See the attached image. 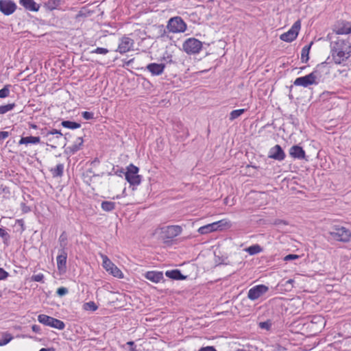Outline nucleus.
Listing matches in <instances>:
<instances>
[{
	"mask_svg": "<svg viewBox=\"0 0 351 351\" xmlns=\"http://www.w3.org/2000/svg\"><path fill=\"white\" fill-rule=\"evenodd\" d=\"M83 144V139L82 137H78L74 144L70 147L71 152L72 153H75L78 150L80 149L81 146Z\"/></svg>",
	"mask_w": 351,
	"mask_h": 351,
	"instance_id": "28",
	"label": "nucleus"
},
{
	"mask_svg": "<svg viewBox=\"0 0 351 351\" xmlns=\"http://www.w3.org/2000/svg\"><path fill=\"white\" fill-rule=\"evenodd\" d=\"M327 38L330 40V56L337 64L346 61L351 56V43L348 39L328 34Z\"/></svg>",
	"mask_w": 351,
	"mask_h": 351,
	"instance_id": "1",
	"label": "nucleus"
},
{
	"mask_svg": "<svg viewBox=\"0 0 351 351\" xmlns=\"http://www.w3.org/2000/svg\"><path fill=\"white\" fill-rule=\"evenodd\" d=\"M209 226L212 230V232L217 231V230H219V228L218 226V223H217V221L212 223H209Z\"/></svg>",
	"mask_w": 351,
	"mask_h": 351,
	"instance_id": "49",
	"label": "nucleus"
},
{
	"mask_svg": "<svg viewBox=\"0 0 351 351\" xmlns=\"http://www.w3.org/2000/svg\"><path fill=\"white\" fill-rule=\"evenodd\" d=\"M165 67V64L162 63H151L146 68L153 75H159L163 73Z\"/></svg>",
	"mask_w": 351,
	"mask_h": 351,
	"instance_id": "19",
	"label": "nucleus"
},
{
	"mask_svg": "<svg viewBox=\"0 0 351 351\" xmlns=\"http://www.w3.org/2000/svg\"><path fill=\"white\" fill-rule=\"evenodd\" d=\"M334 32L336 35L348 34L351 33V23L341 21L339 22L335 27Z\"/></svg>",
	"mask_w": 351,
	"mask_h": 351,
	"instance_id": "15",
	"label": "nucleus"
},
{
	"mask_svg": "<svg viewBox=\"0 0 351 351\" xmlns=\"http://www.w3.org/2000/svg\"><path fill=\"white\" fill-rule=\"evenodd\" d=\"M86 306H88L89 308L92 311H96L97 309V305L94 302H89L85 304Z\"/></svg>",
	"mask_w": 351,
	"mask_h": 351,
	"instance_id": "46",
	"label": "nucleus"
},
{
	"mask_svg": "<svg viewBox=\"0 0 351 351\" xmlns=\"http://www.w3.org/2000/svg\"><path fill=\"white\" fill-rule=\"evenodd\" d=\"M101 258L102 265L107 271L114 277L123 278L122 271L106 255H101Z\"/></svg>",
	"mask_w": 351,
	"mask_h": 351,
	"instance_id": "9",
	"label": "nucleus"
},
{
	"mask_svg": "<svg viewBox=\"0 0 351 351\" xmlns=\"http://www.w3.org/2000/svg\"><path fill=\"white\" fill-rule=\"evenodd\" d=\"M32 329L35 332H39V331H40V326H38V325H33L32 326Z\"/></svg>",
	"mask_w": 351,
	"mask_h": 351,
	"instance_id": "52",
	"label": "nucleus"
},
{
	"mask_svg": "<svg viewBox=\"0 0 351 351\" xmlns=\"http://www.w3.org/2000/svg\"><path fill=\"white\" fill-rule=\"evenodd\" d=\"M10 85L5 86L3 88L0 90V98H5L10 94L9 90Z\"/></svg>",
	"mask_w": 351,
	"mask_h": 351,
	"instance_id": "35",
	"label": "nucleus"
},
{
	"mask_svg": "<svg viewBox=\"0 0 351 351\" xmlns=\"http://www.w3.org/2000/svg\"><path fill=\"white\" fill-rule=\"evenodd\" d=\"M245 109L234 110L230 113L229 119L232 121L245 112Z\"/></svg>",
	"mask_w": 351,
	"mask_h": 351,
	"instance_id": "29",
	"label": "nucleus"
},
{
	"mask_svg": "<svg viewBox=\"0 0 351 351\" xmlns=\"http://www.w3.org/2000/svg\"><path fill=\"white\" fill-rule=\"evenodd\" d=\"M198 351H217L213 346L202 347Z\"/></svg>",
	"mask_w": 351,
	"mask_h": 351,
	"instance_id": "47",
	"label": "nucleus"
},
{
	"mask_svg": "<svg viewBox=\"0 0 351 351\" xmlns=\"http://www.w3.org/2000/svg\"><path fill=\"white\" fill-rule=\"evenodd\" d=\"M38 321L45 326L58 330H63L65 328V324L62 321L44 314L38 316Z\"/></svg>",
	"mask_w": 351,
	"mask_h": 351,
	"instance_id": "6",
	"label": "nucleus"
},
{
	"mask_svg": "<svg viewBox=\"0 0 351 351\" xmlns=\"http://www.w3.org/2000/svg\"><path fill=\"white\" fill-rule=\"evenodd\" d=\"M108 49L106 48L103 47H97L95 49L90 51L91 53H97V54H102L106 55L108 53Z\"/></svg>",
	"mask_w": 351,
	"mask_h": 351,
	"instance_id": "37",
	"label": "nucleus"
},
{
	"mask_svg": "<svg viewBox=\"0 0 351 351\" xmlns=\"http://www.w3.org/2000/svg\"><path fill=\"white\" fill-rule=\"evenodd\" d=\"M61 125L66 128L69 129H77L80 128L81 125L78 123L71 121H63Z\"/></svg>",
	"mask_w": 351,
	"mask_h": 351,
	"instance_id": "27",
	"label": "nucleus"
},
{
	"mask_svg": "<svg viewBox=\"0 0 351 351\" xmlns=\"http://www.w3.org/2000/svg\"><path fill=\"white\" fill-rule=\"evenodd\" d=\"M48 132L46 128L45 129H42L41 130V134L43 135L44 137H46L47 138V136H46V132Z\"/></svg>",
	"mask_w": 351,
	"mask_h": 351,
	"instance_id": "58",
	"label": "nucleus"
},
{
	"mask_svg": "<svg viewBox=\"0 0 351 351\" xmlns=\"http://www.w3.org/2000/svg\"><path fill=\"white\" fill-rule=\"evenodd\" d=\"M82 117L86 120H90L93 118L94 114L91 112L84 111L82 114Z\"/></svg>",
	"mask_w": 351,
	"mask_h": 351,
	"instance_id": "42",
	"label": "nucleus"
},
{
	"mask_svg": "<svg viewBox=\"0 0 351 351\" xmlns=\"http://www.w3.org/2000/svg\"><path fill=\"white\" fill-rule=\"evenodd\" d=\"M269 291V287L265 285H256L248 291L247 298L250 300H256L265 295Z\"/></svg>",
	"mask_w": 351,
	"mask_h": 351,
	"instance_id": "10",
	"label": "nucleus"
},
{
	"mask_svg": "<svg viewBox=\"0 0 351 351\" xmlns=\"http://www.w3.org/2000/svg\"><path fill=\"white\" fill-rule=\"evenodd\" d=\"M17 8L16 4L12 0H0V11L5 16L13 14Z\"/></svg>",
	"mask_w": 351,
	"mask_h": 351,
	"instance_id": "11",
	"label": "nucleus"
},
{
	"mask_svg": "<svg viewBox=\"0 0 351 351\" xmlns=\"http://www.w3.org/2000/svg\"><path fill=\"white\" fill-rule=\"evenodd\" d=\"M315 319H320L322 321L323 320V318L319 317H319H315Z\"/></svg>",
	"mask_w": 351,
	"mask_h": 351,
	"instance_id": "62",
	"label": "nucleus"
},
{
	"mask_svg": "<svg viewBox=\"0 0 351 351\" xmlns=\"http://www.w3.org/2000/svg\"><path fill=\"white\" fill-rule=\"evenodd\" d=\"M262 247L259 245L256 244L248 247L247 248L245 249V251L248 252L249 254L250 255H254L260 253L262 251Z\"/></svg>",
	"mask_w": 351,
	"mask_h": 351,
	"instance_id": "26",
	"label": "nucleus"
},
{
	"mask_svg": "<svg viewBox=\"0 0 351 351\" xmlns=\"http://www.w3.org/2000/svg\"><path fill=\"white\" fill-rule=\"evenodd\" d=\"M258 326L261 329L269 330L271 326V323L269 320H267L266 322H260Z\"/></svg>",
	"mask_w": 351,
	"mask_h": 351,
	"instance_id": "38",
	"label": "nucleus"
},
{
	"mask_svg": "<svg viewBox=\"0 0 351 351\" xmlns=\"http://www.w3.org/2000/svg\"><path fill=\"white\" fill-rule=\"evenodd\" d=\"M93 162V163H97V162L98 163V162H99V160H95Z\"/></svg>",
	"mask_w": 351,
	"mask_h": 351,
	"instance_id": "63",
	"label": "nucleus"
},
{
	"mask_svg": "<svg viewBox=\"0 0 351 351\" xmlns=\"http://www.w3.org/2000/svg\"><path fill=\"white\" fill-rule=\"evenodd\" d=\"M64 166L63 164H58L55 167L51 168L50 171L53 178H60L63 175Z\"/></svg>",
	"mask_w": 351,
	"mask_h": 351,
	"instance_id": "23",
	"label": "nucleus"
},
{
	"mask_svg": "<svg viewBox=\"0 0 351 351\" xmlns=\"http://www.w3.org/2000/svg\"><path fill=\"white\" fill-rule=\"evenodd\" d=\"M113 170L114 171V174L118 175L119 176H122V174H124L125 176V170L123 168L117 169L115 170L114 168H113Z\"/></svg>",
	"mask_w": 351,
	"mask_h": 351,
	"instance_id": "48",
	"label": "nucleus"
},
{
	"mask_svg": "<svg viewBox=\"0 0 351 351\" xmlns=\"http://www.w3.org/2000/svg\"><path fill=\"white\" fill-rule=\"evenodd\" d=\"M43 278H44V276L42 274L34 275L32 277V280L34 282H43Z\"/></svg>",
	"mask_w": 351,
	"mask_h": 351,
	"instance_id": "43",
	"label": "nucleus"
},
{
	"mask_svg": "<svg viewBox=\"0 0 351 351\" xmlns=\"http://www.w3.org/2000/svg\"><path fill=\"white\" fill-rule=\"evenodd\" d=\"M62 0H49L47 3V8L52 10L60 5Z\"/></svg>",
	"mask_w": 351,
	"mask_h": 351,
	"instance_id": "30",
	"label": "nucleus"
},
{
	"mask_svg": "<svg viewBox=\"0 0 351 351\" xmlns=\"http://www.w3.org/2000/svg\"><path fill=\"white\" fill-rule=\"evenodd\" d=\"M145 277L154 283H158L163 279V273L162 271H149L145 274Z\"/></svg>",
	"mask_w": 351,
	"mask_h": 351,
	"instance_id": "20",
	"label": "nucleus"
},
{
	"mask_svg": "<svg viewBox=\"0 0 351 351\" xmlns=\"http://www.w3.org/2000/svg\"><path fill=\"white\" fill-rule=\"evenodd\" d=\"M56 135V138H60L62 137V134L61 133L60 130H58L56 129H52L51 130H49L46 132L47 137H49L51 136Z\"/></svg>",
	"mask_w": 351,
	"mask_h": 351,
	"instance_id": "33",
	"label": "nucleus"
},
{
	"mask_svg": "<svg viewBox=\"0 0 351 351\" xmlns=\"http://www.w3.org/2000/svg\"><path fill=\"white\" fill-rule=\"evenodd\" d=\"M285 153L279 145L271 147L269 152V158L282 161L285 158Z\"/></svg>",
	"mask_w": 351,
	"mask_h": 351,
	"instance_id": "14",
	"label": "nucleus"
},
{
	"mask_svg": "<svg viewBox=\"0 0 351 351\" xmlns=\"http://www.w3.org/2000/svg\"><path fill=\"white\" fill-rule=\"evenodd\" d=\"M67 259V253L64 249L59 250V254L57 256V267L60 271H65Z\"/></svg>",
	"mask_w": 351,
	"mask_h": 351,
	"instance_id": "16",
	"label": "nucleus"
},
{
	"mask_svg": "<svg viewBox=\"0 0 351 351\" xmlns=\"http://www.w3.org/2000/svg\"><path fill=\"white\" fill-rule=\"evenodd\" d=\"M289 154L293 158L304 159L305 158V152L302 147L299 145H293L289 149Z\"/></svg>",
	"mask_w": 351,
	"mask_h": 351,
	"instance_id": "18",
	"label": "nucleus"
},
{
	"mask_svg": "<svg viewBox=\"0 0 351 351\" xmlns=\"http://www.w3.org/2000/svg\"><path fill=\"white\" fill-rule=\"evenodd\" d=\"M19 223H21V226H23V221L21 220H19Z\"/></svg>",
	"mask_w": 351,
	"mask_h": 351,
	"instance_id": "64",
	"label": "nucleus"
},
{
	"mask_svg": "<svg viewBox=\"0 0 351 351\" xmlns=\"http://www.w3.org/2000/svg\"><path fill=\"white\" fill-rule=\"evenodd\" d=\"M313 45V42H311L309 45H305L301 52V60L302 62H307L309 59V52L311 47Z\"/></svg>",
	"mask_w": 351,
	"mask_h": 351,
	"instance_id": "24",
	"label": "nucleus"
},
{
	"mask_svg": "<svg viewBox=\"0 0 351 351\" xmlns=\"http://www.w3.org/2000/svg\"><path fill=\"white\" fill-rule=\"evenodd\" d=\"M130 351H138L136 345L130 348Z\"/></svg>",
	"mask_w": 351,
	"mask_h": 351,
	"instance_id": "60",
	"label": "nucleus"
},
{
	"mask_svg": "<svg viewBox=\"0 0 351 351\" xmlns=\"http://www.w3.org/2000/svg\"><path fill=\"white\" fill-rule=\"evenodd\" d=\"M12 339V337L10 335H6V337L3 339L0 340V346L8 344Z\"/></svg>",
	"mask_w": 351,
	"mask_h": 351,
	"instance_id": "39",
	"label": "nucleus"
},
{
	"mask_svg": "<svg viewBox=\"0 0 351 351\" xmlns=\"http://www.w3.org/2000/svg\"><path fill=\"white\" fill-rule=\"evenodd\" d=\"M7 236H8L7 232L4 229L0 228V237L5 238Z\"/></svg>",
	"mask_w": 351,
	"mask_h": 351,
	"instance_id": "51",
	"label": "nucleus"
},
{
	"mask_svg": "<svg viewBox=\"0 0 351 351\" xmlns=\"http://www.w3.org/2000/svg\"><path fill=\"white\" fill-rule=\"evenodd\" d=\"M116 203L110 201H104L101 204V208L103 210L110 212L115 209Z\"/></svg>",
	"mask_w": 351,
	"mask_h": 351,
	"instance_id": "25",
	"label": "nucleus"
},
{
	"mask_svg": "<svg viewBox=\"0 0 351 351\" xmlns=\"http://www.w3.org/2000/svg\"><path fill=\"white\" fill-rule=\"evenodd\" d=\"M68 289L66 288V287H60L57 289V294L59 295V296H63L64 295H66V293H68Z\"/></svg>",
	"mask_w": 351,
	"mask_h": 351,
	"instance_id": "41",
	"label": "nucleus"
},
{
	"mask_svg": "<svg viewBox=\"0 0 351 351\" xmlns=\"http://www.w3.org/2000/svg\"><path fill=\"white\" fill-rule=\"evenodd\" d=\"M19 4L30 12H38L40 9V5L34 0H19Z\"/></svg>",
	"mask_w": 351,
	"mask_h": 351,
	"instance_id": "17",
	"label": "nucleus"
},
{
	"mask_svg": "<svg viewBox=\"0 0 351 351\" xmlns=\"http://www.w3.org/2000/svg\"><path fill=\"white\" fill-rule=\"evenodd\" d=\"M186 24L180 16L171 18L167 23V29L171 33H182L186 29Z\"/></svg>",
	"mask_w": 351,
	"mask_h": 351,
	"instance_id": "5",
	"label": "nucleus"
},
{
	"mask_svg": "<svg viewBox=\"0 0 351 351\" xmlns=\"http://www.w3.org/2000/svg\"><path fill=\"white\" fill-rule=\"evenodd\" d=\"M138 168L132 164L127 167L125 179L131 185H138L141 183V178L138 175Z\"/></svg>",
	"mask_w": 351,
	"mask_h": 351,
	"instance_id": "7",
	"label": "nucleus"
},
{
	"mask_svg": "<svg viewBox=\"0 0 351 351\" xmlns=\"http://www.w3.org/2000/svg\"><path fill=\"white\" fill-rule=\"evenodd\" d=\"M126 345H127V346H130V347H132V346H135L134 342V341H130L127 342V343H126Z\"/></svg>",
	"mask_w": 351,
	"mask_h": 351,
	"instance_id": "56",
	"label": "nucleus"
},
{
	"mask_svg": "<svg viewBox=\"0 0 351 351\" xmlns=\"http://www.w3.org/2000/svg\"><path fill=\"white\" fill-rule=\"evenodd\" d=\"M134 44V42L132 38L125 36H123L120 39V43L116 51L120 53H127L132 49Z\"/></svg>",
	"mask_w": 351,
	"mask_h": 351,
	"instance_id": "12",
	"label": "nucleus"
},
{
	"mask_svg": "<svg viewBox=\"0 0 351 351\" xmlns=\"http://www.w3.org/2000/svg\"><path fill=\"white\" fill-rule=\"evenodd\" d=\"M29 128L32 129H37L38 126L34 123H29Z\"/></svg>",
	"mask_w": 351,
	"mask_h": 351,
	"instance_id": "59",
	"label": "nucleus"
},
{
	"mask_svg": "<svg viewBox=\"0 0 351 351\" xmlns=\"http://www.w3.org/2000/svg\"><path fill=\"white\" fill-rule=\"evenodd\" d=\"M59 242L61 249H64L67 245V237L65 232H63L59 237Z\"/></svg>",
	"mask_w": 351,
	"mask_h": 351,
	"instance_id": "32",
	"label": "nucleus"
},
{
	"mask_svg": "<svg viewBox=\"0 0 351 351\" xmlns=\"http://www.w3.org/2000/svg\"><path fill=\"white\" fill-rule=\"evenodd\" d=\"M318 77L319 72L315 70L305 76L296 78L293 84L295 86H302L304 88H306L310 85H317L319 83Z\"/></svg>",
	"mask_w": 351,
	"mask_h": 351,
	"instance_id": "3",
	"label": "nucleus"
},
{
	"mask_svg": "<svg viewBox=\"0 0 351 351\" xmlns=\"http://www.w3.org/2000/svg\"><path fill=\"white\" fill-rule=\"evenodd\" d=\"M293 282H294V280L293 279H289L286 281L285 285H287L288 284H290L292 285Z\"/></svg>",
	"mask_w": 351,
	"mask_h": 351,
	"instance_id": "57",
	"label": "nucleus"
},
{
	"mask_svg": "<svg viewBox=\"0 0 351 351\" xmlns=\"http://www.w3.org/2000/svg\"><path fill=\"white\" fill-rule=\"evenodd\" d=\"M47 141H50V142H53V143H56L55 140L57 139L56 138V136H51L49 137H47Z\"/></svg>",
	"mask_w": 351,
	"mask_h": 351,
	"instance_id": "53",
	"label": "nucleus"
},
{
	"mask_svg": "<svg viewBox=\"0 0 351 351\" xmlns=\"http://www.w3.org/2000/svg\"><path fill=\"white\" fill-rule=\"evenodd\" d=\"M165 275L167 277L176 280H185L186 278V276H184L180 270L177 269L167 271Z\"/></svg>",
	"mask_w": 351,
	"mask_h": 351,
	"instance_id": "22",
	"label": "nucleus"
},
{
	"mask_svg": "<svg viewBox=\"0 0 351 351\" xmlns=\"http://www.w3.org/2000/svg\"><path fill=\"white\" fill-rule=\"evenodd\" d=\"M9 276L8 272L0 267V280L6 279Z\"/></svg>",
	"mask_w": 351,
	"mask_h": 351,
	"instance_id": "44",
	"label": "nucleus"
},
{
	"mask_svg": "<svg viewBox=\"0 0 351 351\" xmlns=\"http://www.w3.org/2000/svg\"><path fill=\"white\" fill-rule=\"evenodd\" d=\"M252 167V168H254V169H258L259 168L257 166H254V165H247V167L249 168V167Z\"/></svg>",
	"mask_w": 351,
	"mask_h": 351,
	"instance_id": "61",
	"label": "nucleus"
},
{
	"mask_svg": "<svg viewBox=\"0 0 351 351\" xmlns=\"http://www.w3.org/2000/svg\"><path fill=\"white\" fill-rule=\"evenodd\" d=\"M273 224L280 227V226H281L282 225L283 226H287L288 225V222L287 221H285V220H282V219H275L274 221Z\"/></svg>",
	"mask_w": 351,
	"mask_h": 351,
	"instance_id": "40",
	"label": "nucleus"
},
{
	"mask_svg": "<svg viewBox=\"0 0 351 351\" xmlns=\"http://www.w3.org/2000/svg\"><path fill=\"white\" fill-rule=\"evenodd\" d=\"M300 28L301 22L300 20H298L293 23L289 30L280 35V38L283 41L291 43L297 38Z\"/></svg>",
	"mask_w": 351,
	"mask_h": 351,
	"instance_id": "8",
	"label": "nucleus"
},
{
	"mask_svg": "<svg viewBox=\"0 0 351 351\" xmlns=\"http://www.w3.org/2000/svg\"><path fill=\"white\" fill-rule=\"evenodd\" d=\"M39 351H55L53 348H41Z\"/></svg>",
	"mask_w": 351,
	"mask_h": 351,
	"instance_id": "55",
	"label": "nucleus"
},
{
	"mask_svg": "<svg viewBox=\"0 0 351 351\" xmlns=\"http://www.w3.org/2000/svg\"><path fill=\"white\" fill-rule=\"evenodd\" d=\"M9 136V132L5 131L0 132V140H4Z\"/></svg>",
	"mask_w": 351,
	"mask_h": 351,
	"instance_id": "50",
	"label": "nucleus"
},
{
	"mask_svg": "<svg viewBox=\"0 0 351 351\" xmlns=\"http://www.w3.org/2000/svg\"><path fill=\"white\" fill-rule=\"evenodd\" d=\"M198 232L201 234H206L212 232V230H211L209 224H207L206 226L200 227L198 229Z\"/></svg>",
	"mask_w": 351,
	"mask_h": 351,
	"instance_id": "34",
	"label": "nucleus"
},
{
	"mask_svg": "<svg viewBox=\"0 0 351 351\" xmlns=\"http://www.w3.org/2000/svg\"><path fill=\"white\" fill-rule=\"evenodd\" d=\"M202 49V43L195 38H187L182 44L183 51L189 55L197 54Z\"/></svg>",
	"mask_w": 351,
	"mask_h": 351,
	"instance_id": "4",
	"label": "nucleus"
},
{
	"mask_svg": "<svg viewBox=\"0 0 351 351\" xmlns=\"http://www.w3.org/2000/svg\"><path fill=\"white\" fill-rule=\"evenodd\" d=\"M217 223H218L219 230H222L223 228H230L231 226L230 222L226 219L218 221Z\"/></svg>",
	"mask_w": 351,
	"mask_h": 351,
	"instance_id": "36",
	"label": "nucleus"
},
{
	"mask_svg": "<svg viewBox=\"0 0 351 351\" xmlns=\"http://www.w3.org/2000/svg\"><path fill=\"white\" fill-rule=\"evenodd\" d=\"M299 258L298 255L296 254H288L284 258V261H289L295 259H298Z\"/></svg>",
	"mask_w": 351,
	"mask_h": 351,
	"instance_id": "45",
	"label": "nucleus"
},
{
	"mask_svg": "<svg viewBox=\"0 0 351 351\" xmlns=\"http://www.w3.org/2000/svg\"><path fill=\"white\" fill-rule=\"evenodd\" d=\"M15 106L14 104H8L7 105L0 106V114L6 113L12 110Z\"/></svg>",
	"mask_w": 351,
	"mask_h": 351,
	"instance_id": "31",
	"label": "nucleus"
},
{
	"mask_svg": "<svg viewBox=\"0 0 351 351\" xmlns=\"http://www.w3.org/2000/svg\"><path fill=\"white\" fill-rule=\"evenodd\" d=\"M40 143V138L39 136H25V137L22 136L21 138V139L19 140L18 144L19 145H27L28 144L36 145Z\"/></svg>",
	"mask_w": 351,
	"mask_h": 351,
	"instance_id": "21",
	"label": "nucleus"
},
{
	"mask_svg": "<svg viewBox=\"0 0 351 351\" xmlns=\"http://www.w3.org/2000/svg\"><path fill=\"white\" fill-rule=\"evenodd\" d=\"M327 238L328 240H335L343 243L349 242L351 239L350 231L341 226H333L327 232Z\"/></svg>",
	"mask_w": 351,
	"mask_h": 351,
	"instance_id": "2",
	"label": "nucleus"
},
{
	"mask_svg": "<svg viewBox=\"0 0 351 351\" xmlns=\"http://www.w3.org/2000/svg\"><path fill=\"white\" fill-rule=\"evenodd\" d=\"M21 205L23 206V210L25 212V213H27L29 210V209L28 208L27 206H26L25 204L24 203H22Z\"/></svg>",
	"mask_w": 351,
	"mask_h": 351,
	"instance_id": "54",
	"label": "nucleus"
},
{
	"mask_svg": "<svg viewBox=\"0 0 351 351\" xmlns=\"http://www.w3.org/2000/svg\"><path fill=\"white\" fill-rule=\"evenodd\" d=\"M162 234L167 239H173L178 236L182 230V228L180 226H168L163 228Z\"/></svg>",
	"mask_w": 351,
	"mask_h": 351,
	"instance_id": "13",
	"label": "nucleus"
}]
</instances>
